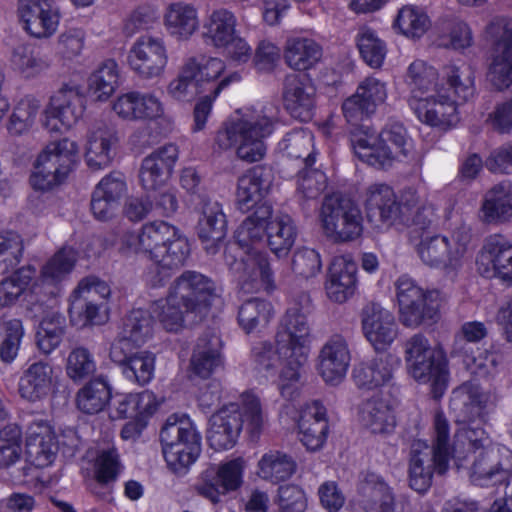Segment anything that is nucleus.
<instances>
[{
    "instance_id": "0eeeda50",
    "label": "nucleus",
    "mask_w": 512,
    "mask_h": 512,
    "mask_svg": "<svg viewBox=\"0 0 512 512\" xmlns=\"http://www.w3.org/2000/svg\"><path fill=\"white\" fill-rule=\"evenodd\" d=\"M251 433H259L264 424L259 399L252 394L242 395V408L231 403L212 415L209 421L207 440L214 450L232 448L242 429L243 423Z\"/></svg>"
},
{
    "instance_id": "13d9d810",
    "label": "nucleus",
    "mask_w": 512,
    "mask_h": 512,
    "mask_svg": "<svg viewBox=\"0 0 512 512\" xmlns=\"http://www.w3.org/2000/svg\"><path fill=\"white\" fill-rule=\"evenodd\" d=\"M77 257V251L74 248L62 247L42 266L41 281L49 284L61 282L73 271Z\"/></svg>"
},
{
    "instance_id": "69168bd1",
    "label": "nucleus",
    "mask_w": 512,
    "mask_h": 512,
    "mask_svg": "<svg viewBox=\"0 0 512 512\" xmlns=\"http://www.w3.org/2000/svg\"><path fill=\"white\" fill-rule=\"evenodd\" d=\"M65 333L64 319L58 314L46 316L40 323L36 343L43 354L52 353L62 342Z\"/></svg>"
},
{
    "instance_id": "e433bc0d",
    "label": "nucleus",
    "mask_w": 512,
    "mask_h": 512,
    "mask_svg": "<svg viewBox=\"0 0 512 512\" xmlns=\"http://www.w3.org/2000/svg\"><path fill=\"white\" fill-rule=\"evenodd\" d=\"M197 234L209 254H215L219 250L226 236V217L217 201L206 197L201 199Z\"/></svg>"
},
{
    "instance_id": "aec40b11",
    "label": "nucleus",
    "mask_w": 512,
    "mask_h": 512,
    "mask_svg": "<svg viewBox=\"0 0 512 512\" xmlns=\"http://www.w3.org/2000/svg\"><path fill=\"white\" fill-rule=\"evenodd\" d=\"M476 267L485 278L512 282V241L501 234L488 236L477 255Z\"/></svg>"
},
{
    "instance_id": "f257e3e1",
    "label": "nucleus",
    "mask_w": 512,
    "mask_h": 512,
    "mask_svg": "<svg viewBox=\"0 0 512 512\" xmlns=\"http://www.w3.org/2000/svg\"><path fill=\"white\" fill-rule=\"evenodd\" d=\"M311 343V326L306 312L295 304L280 319L274 336L275 346L263 341L252 348L254 369L265 377H273L280 363L278 390L283 398L293 400L299 396L303 386V372Z\"/></svg>"
},
{
    "instance_id": "de8ad7c7",
    "label": "nucleus",
    "mask_w": 512,
    "mask_h": 512,
    "mask_svg": "<svg viewBox=\"0 0 512 512\" xmlns=\"http://www.w3.org/2000/svg\"><path fill=\"white\" fill-rule=\"evenodd\" d=\"M362 506L366 512H394L395 496L391 487L376 474H368L362 485Z\"/></svg>"
},
{
    "instance_id": "49530a36",
    "label": "nucleus",
    "mask_w": 512,
    "mask_h": 512,
    "mask_svg": "<svg viewBox=\"0 0 512 512\" xmlns=\"http://www.w3.org/2000/svg\"><path fill=\"white\" fill-rule=\"evenodd\" d=\"M237 25V17L232 11L218 8L205 19L203 36L207 43L220 49L226 46L229 40H233V36L238 32Z\"/></svg>"
},
{
    "instance_id": "c03bdc74",
    "label": "nucleus",
    "mask_w": 512,
    "mask_h": 512,
    "mask_svg": "<svg viewBox=\"0 0 512 512\" xmlns=\"http://www.w3.org/2000/svg\"><path fill=\"white\" fill-rule=\"evenodd\" d=\"M36 269L25 265L0 281V308L13 306L22 296L37 293Z\"/></svg>"
},
{
    "instance_id": "393cba45",
    "label": "nucleus",
    "mask_w": 512,
    "mask_h": 512,
    "mask_svg": "<svg viewBox=\"0 0 512 512\" xmlns=\"http://www.w3.org/2000/svg\"><path fill=\"white\" fill-rule=\"evenodd\" d=\"M491 396L472 382H465L452 392L450 408L457 423L486 421Z\"/></svg>"
},
{
    "instance_id": "9d476101",
    "label": "nucleus",
    "mask_w": 512,
    "mask_h": 512,
    "mask_svg": "<svg viewBox=\"0 0 512 512\" xmlns=\"http://www.w3.org/2000/svg\"><path fill=\"white\" fill-rule=\"evenodd\" d=\"M405 361L409 374L419 383L431 386L434 398H440L448 386L445 357L431 347L427 338L416 334L405 344Z\"/></svg>"
},
{
    "instance_id": "79ce46f5",
    "label": "nucleus",
    "mask_w": 512,
    "mask_h": 512,
    "mask_svg": "<svg viewBox=\"0 0 512 512\" xmlns=\"http://www.w3.org/2000/svg\"><path fill=\"white\" fill-rule=\"evenodd\" d=\"M269 174L265 168L256 166L242 174L237 183L236 200L239 209L247 211L257 205L270 187Z\"/></svg>"
},
{
    "instance_id": "58836bf2",
    "label": "nucleus",
    "mask_w": 512,
    "mask_h": 512,
    "mask_svg": "<svg viewBox=\"0 0 512 512\" xmlns=\"http://www.w3.org/2000/svg\"><path fill=\"white\" fill-rule=\"evenodd\" d=\"M298 429L300 441L308 450L320 449L329 430L326 408L319 401L306 404L300 412Z\"/></svg>"
},
{
    "instance_id": "09e8293b",
    "label": "nucleus",
    "mask_w": 512,
    "mask_h": 512,
    "mask_svg": "<svg viewBox=\"0 0 512 512\" xmlns=\"http://www.w3.org/2000/svg\"><path fill=\"white\" fill-rule=\"evenodd\" d=\"M11 69L24 79H34L50 67L47 57L30 44H19L11 50Z\"/></svg>"
},
{
    "instance_id": "774afa93",
    "label": "nucleus",
    "mask_w": 512,
    "mask_h": 512,
    "mask_svg": "<svg viewBox=\"0 0 512 512\" xmlns=\"http://www.w3.org/2000/svg\"><path fill=\"white\" fill-rule=\"evenodd\" d=\"M136 345L145 344L153 334V316L150 311L133 309L124 319L121 330Z\"/></svg>"
},
{
    "instance_id": "0e129e2a",
    "label": "nucleus",
    "mask_w": 512,
    "mask_h": 512,
    "mask_svg": "<svg viewBox=\"0 0 512 512\" xmlns=\"http://www.w3.org/2000/svg\"><path fill=\"white\" fill-rule=\"evenodd\" d=\"M356 43L361 57L371 68H380L387 54L386 43L373 29L362 26L356 35Z\"/></svg>"
},
{
    "instance_id": "bf43d9fd",
    "label": "nucleus",
    "mask_w": 512,
    "mask_h": 512,
    "mask_svg": "<svg viewBox=\"0 0 512 512\" xmlns=\"http://www.w3.org/2000/svg\"><path fill=\"white\" fill-rule=\"evenodd\" d=\"M473 68L465 63L445 68L447 93L453 91L457 101L467 102L475 95V75Z\"/></svg>"
},
{
    "instance_id": "4c0bfd02",
    "label": "nucleus",
    "mask_w": 512,
    "mask_h": 512,
    "mask_svg": "<svg viewBox=\"0 0 512 512\" xmlns=\"http://www.w3.org/2000/svg\"><path fill=\"white\" fill-rule=\"evenodd\" d=\"M55 376L53 366L44 360L32 362L22 372L18 382L21 398L37 402L46 398L54 389Z\"/></svg>"
},
{
    "instance_id": "c9c22d12",
    "label": "nucleus",
    "mask_w": 512,
    "mask_h": 512,
    "mask_svg": "<svg viewBox=\"0 0 512 512\" xmlns=\"http://www.w3.org/2000/svg\"><path fill=\"white\" fill-rule=\"evenodd\" d=\"M57 445L51 426L44 420H34L26 431V457L32 465L44 468L56 457Z\"/></svg>"
},
{
    "instance_id": "a18cd8bd",
    "label": "nucleus",
    "mask_w": 512,
    "mask_h": 512,
    "mask_svg": "<svg viewBox=\"0 0 512 512\" xmlns=\"http://www.w3.org/2000/svg\"><path fill=\"white\" fill-rule=\"evenodd\" d=\"M286 65L295 71L313 68L322 58V48L311 38L289 37L283 49Z\"/></svg>"
},
{
    "instance_id": "9b49d317",
    "label": "nucleus",
    "mask_w": 512,
    "mask_h": 512,
    "mask_svg": "<svg viewBox=\"0 0 512 512\" xmlns=\"http://www.w3.org/2000/svg\"><path fill=\"white\" fill-rule=\"evenodd\" d=\"M471 239L470 229L460 224L447 235H422L416 244V252L427 266L456 269L468 254Z\"/></svg>"
},
{
    "instance_id": "2eb2a0df",
    "label": "nucleus",
    "mask_w": 512,
    "mask_h": 512,
    "mask_svg": "<svg viewBox=\"0 0 512 512\" xmlns=\"http://www.w3.org/2000/svg\"><path fill=\"white\" fill-rule=\"evenodd\" d=\"M486 34L494 42L488 79L496 89H507L512 85V20L494 18Z\"/></svg>"
},
{
    "instance_id": "4be33fe9",
    "label": "nucleus",
    "mask_w": 512,
    "mask_h": 512,
    "mask_svg": "<svg viewBox=\"0 0 512 512\" xmlns=\"http://www.w3.org/2000/svg\"><path fill=\"white\" fill-rule=\"evenodd\" d=\"M388 96L387 83L370 76L361 81L356 92L343 105V115L349 123L357 124L364 117L373 114L383 105Z\"/></svg>"
},
{
    "instance_id": "72a5a7b5",
    "label": "nucleus",
    "mask_w": 512,
    "mask_h": 512,
    "mask_svg": "<svg viewBox=\"0 0 512 512\" xmlns=\"http://www.w3.org/2000/svg\"><path fill=\"white\" fill-rule=\"evenodd\" d=\"M357 264L350 256L342 255L333 259L325 284L328 298L336 303H344L357 289Z\"/></svg>"
},
{
    "instance_id": "4d7b16f0",
    "label": "nucleus",
    "mask_w": 512,
    "mask_h": 512,
    "mask_svg": "<svg viewBox=\"0 0 512 512\" xmlns=\"http://www.w3.org/2000/svg\"><path fill=\"white\" fill-rule=\"evenodd\" d=\"M279 147L287 157L302 160L306 167H311L315 162L314 136L309 130L299 129L288 133Z\"/></svg>"
},
{
    "instance_id": "6e6552de",
    "label": "nucleus",
    "mask_w": 512,
    "mask_h": 512,
    "mask_svg": "<svg viewBox=\"0 0 512 512\" xmlns=\"http://www.w3.org/2000/svg\"><path fill=\"white\" fill-rule=\"evenodd\" d=\"M353 149L357 157L368 165L387 168L408 157L412 141L402 124L390 123L377 136L365 133L356 137Z\"/></svg>"
},
{
    "instance_id": "423d86ee",
    "label": "nucleus",
    "mask_w": 512,
    "mask_h": 512,
    "mask_svg": "<svg viewBox=\"0 0 512 512\" xmlns=\"http://www.w3.org/2000/svg\"><path fill=\"white\" fill-rule=\"evenodd\" d=\"M225 69V62L218 57L190 56L184 61L178 76L168 84L167 93L174 100L183 102L205 93L220 94L230 84L241 80L238 72L220 79Z\"/></svg>"
},
{
    "instance_id": "ddd939ff",
    "label": "nucleus",
    "mask_w": 512,
    "mask_h": 512,
    "mask_svg": "<svg viewBox=\"0 0 512 512\" xmlns=\"http://www.w3.org/2000/svg\"><path fill=\"white\" fill-rule=\"evenodd\" d=\"M320 221L324 234L334 242L356 240L363 232V215L356 202L331 195L325 197Z\"/></svg>"
},
{
    "instance_id": "338daca9",
    "label": "nucleus",
    "mask_w": 512,
    "mask_h": 512,
    "mask_svg": "<svg viewBox=\"0 0 512 512\" xmlns=\"http://www.w3.org/2000/svg\"><path fill=\"white\" fill-rule=\"evenodd\" d=\"M427 14L419 7L407 5L402 7L395 20V26L409 38L422 37L430 27Z\"/></svg>"
},
{
    "instance_id": "052dcab7",
    "label": "nucleus",
    "mask_w": 512,
    "mask_h": 512,
    "mask_svg": "<svg viewBox=\"0 0 512 512\" xmlns=\"http://www.w3.org/2000/svg\"><path fill=\"white\" fill-rule=\"evenodd\" d=\"M108 310L107 303L70 299V321L77 328L106 323L109 318Z\"/></svg>"
},
{
    "instance_id": "cd10ccee",
    "label": "nucleus",
    "mask_w": 512,
    "mask_h": 512,
    "mask_svg": "<svg viewBox=\"0 0 512 512\" xmlns=\"http://www.w3.org/2000/svg\"><path fill=\"white\" fill-rule=\"evenodd\" d=\"M351 362L347 340L339 334L331 336L321 347L317 370L322 379L331 385H338L345 378Z\"/></svg>"
},
{
    "instance_id": "5fc2aeb1",
    "label": "nucleus",
    "mask_w": 512,
    "mask_h": 512,
    "mask_svg": "<svg viewBox=\"0 0 512 512\" xmlns=\"http://www.w3.org/2000/svg\"><path fill=\"white\" fill-rule=\"evenodd\" d=\"M274 314L275 311L271 302L260 298H252L239 307L238 323L249 334L266 328Z\"/></svg>"
},
{
    "instance_id": "f8f14e48",
    "label": "nucleus",
    "mask_w": 512,
    "mask_h": 512,
    "mask_svg": "<svg viewBox=\"0 0 512 512\" xmlns=\"http://www.w3.org/2000/svg\"><path fill=\"white\" fill-rule=\"evenodd\" d=\"M78 150L77 142L67 137L49 142L36 159L31 186L48 191L62 183L76 161Z\"/></svg>"
},
{
    "instance_id": "7ed1b4c3",
    "label": "nucleus",
    "mask_w": 512,
    "mask_h": 512,
    "mask_svg": "<svg viewBox=\"0 0 512 512\" xmlns=\"http://www.w3.org/2000/svg\"><path fill=\"white\" fill-rule=\"evenodd\" d=\"M278 124V108L271 103H256L235 111L218 130L215 143L222 150L234 149L242 161H261L267 152L266 140Z\"/></svg>"
},
{
    "instance_id": "f03ea898",
    "label": "nucleus",
    "mask_w": 512,
    "mask_h": 512,
    "mask_svg": "<svg viewBox=\"0 0 512 512\" xmlns=\"http://www.w3.org/2000/svg\"><path fill=\"white\" fill-rule=\"evenodd\" d=\"M486 421L457 423L455 446L450 444L449 422L441 412L434 416V437L430 447L425 441L416 440L411 446L409 461V485L419 492H425L432 483L433 473L444 474L449 462L458 449H485L488 436L484 429Z\"/></svg>"
},
{
    "instance_id": "412c9836",
    "label": "nucleus",
    "mask_w": 512,
    "mask_h": 512,
    "mask_svg": "<svg viewBox=\"0 0 512 512\" xmlns=\"http://www.w3.org/2000/svg\"><path fill=\"white\" fill-rule=\"evenodd\" d=\"M243 461L234 459L206 469L200 481L195 485V491L213 504L221 500V496L235 491L242 484Z\"/></svg>"
},
{
    "instance_id": "39448f33",
    "label": "nucleus",
    "mask_w": 512,
    "mask_h": 512,
    "mask_svg": "<svg viewBox=\"0 0 512 512\" xmlns=\"http://www.w3.org/2000/svg\"><path fill=\"white\" fill-rule=\"evenodd\" d=\"M272 216V207L262 204L243 220L236 230L237 244L244 251L239 261H226L231 270L238 276L239 285L245 292L259 290L270 291L274 289V276L270 268L268 255L252 246L267 236L269 220Z\"/></svg>"
},
{
    "instance_id": "f3484780",
    "label": "nucleus",
    "mask_w": 512,
    "mask_h": 512,
    "mask_svg": "<svg viewBox=\"0 0 512 512\" xmlns=\"http://www.w3.org/2000/svg\"><path fill=\"white\" fill-rule=\"evenodd\" d=\"M408 104L417 119L430 127L447 131L460 122L459 103L447 93L445 86L425 97H409Z\"/></svg>"
},
{
    "instance_id": "2f4dec72",
    "label": "nucleus",
    "mask_w": 512,
    "mask_h": 512,
    "mask_svg": "<svg viewBox=\"0 0 512 512\" xmlns=\"http://www.w3.org/2000/svg\"><path fill=\"white\" fill-rule=\"evenodd\" d=\"M186 304H191L195 313L207 309L218 297L215 283L205 275L195 271H185L171 286Z\"/></svg>"
},
{
    "instance_id": "a211bd4d",
    "label": "nucleus",
    "mask_w": 512,
    "mask_h": 512,
    "mask_svg": "<svg viewBox=\"0 0 512 512\" xmlns=\"http://www.w3.org/2000/svg\"><path fill=\"white\" fill-rule=\"evenodd\" d=\"M127 63L142 79L160 77L168 64V50L164 39L153 35L140 36L129 49Z\"/></svg>"
},
{
    "instance_id": "e2e57ef3",
    "label": "nucleus",
    "mask_w": 512,
    "mask_h": 512,
    "mask_svg": "<svg viewBox=\"0 0 512 512\" xmlns=\"http://www.w3.org/2000/svg\"><path fill=\"white\" fill-rule=\"evenodd\" d=\"M110 398L111 391L108 384L102 379H95L79 390L76 403L82 412L96 414L106 407Z\"/></svg>"
},
{
    "instance_id": "dca6fc26",
    "label": "nucleus",
    "mask_w": 512,
    "mask_h": 512,
    "mask_svg": "<svg viewBox=\"0 0 512 512\" xmlns=\"http://www.w3.org/2000/svg\"><path fill=\"white\" fill-rule=\"evenodd\" d=\"M84 97L76 87H62L51 98L42 113V127L49 134L68 132L83 116Z\"/></svg>"
},
{
    "instance_id": "8fccbe9b",
    "label": "nucleus",
    "mask_w": 512,
    "mask_h": 512,
    "mask_svg": "<svg viewBox=\"0 0 512 512\" xmlns=\"http://www.w3.org/2000/svg\"><path fill=\"white\" fill-rule=\"evenodd\" d=\"M297 236L296 226L287 214L271 216L267 228V243L277 257L287 256Z\"/></svg>"
},
{
    "instance_id": "7c9ffc66",
    "label": "nucleus",
    "mask_w": 512,
    "mask_h": 512,
    "mask_svg": "<svg viewBox=\"0 0 512 512\" xmlns=\"http://www.w3.org/2000/svg\"><path fill=\"white\" fill-rule=\"evenodd\" d=\"M283 101L292 117L307 121L316 105V87L307 75L288 74L283 84Z\"/></svg>"
},
{
    "instance_id": "a19ab883",
    "label": "nucleus",
    "mask_w": 512,
    "mask_h": 512,
    "mask_svg": "<svg viewBox=\"0 0 512 512\" xmlns=\"http://www.w3.org/2000/svg\"><path fill=\"white\" fill-rule=\"evenodd\" d=\"M480 218L487 224H503L512 219V185L500 183L488 190L484 196Z\"/></svg>"
},
{
    "instance_id": "a878e982",
    "label": "nucleus",
    "mask_w": 512,
    "mask_h": 512,
    "mask_svg": "<svg viewBox=\"0 0 512 512\" xmlns=\"http://www.w3.org/2000/svg\"><path fill=\"white\" fill-rule=\"evenodd\" d=\"M362 329L366 339L376 351L389 348L398 335L394 315L377 303H370L364 307Z\"/></svg>"
},
{
    "instance_id": "1a4fd4ad",
    "label": "nucleus",
    "mask_w": 512,
    "mask_h": 512,
    "mask_svg": "<svg viewBox=\"0 0 512 512\" xmlns=\"http://www.w3.org/2000/svg\"><path fill=\"white\" fill-rule=\"evenodd\" d=\"M160 439L164 459L174 473H185L200 455L201 435L188 417H168Z\"/></svg>"
},
{
    "instance_id": "4468645a",
    "label": "nucleus",
    "mask_w": 512,
    "mask_h": 512,
    "mask_svg": "<svg viewBox=\"0 0 512 512\" xmlns=\"http://www.w3.org/2000/svg\"><path fill=\"white\" fill-rule=\"evenodd\" d=\"M400 321L406 327H418L435 321L441 305L437 290H424L410 277L403 275L395 283Z\"/></svg>"
},
{
    "instance_id": "864d4df0",
    "label": "nucleus",
    "mask_w": 512,
    "mask_h": 512,
    "mask_svg": "<svg viewBox=\"0 0 512 512\" xmlns=\"http://www.w3.org/2000/svg\"><path fill=\"white\" fill-rule=\"evenodd\" d=\"M296 469L297 463L294 458L279 450L266 452L258 462V475L272 483L288 480Z\"/></svg>"
},
{
    "instance_id": "b1692460",
    "label": "nucleus",
    "mask_w": 512,
    "mask_h": 512,
    "mask_svg": "<svg viewBox=\"0 0 512 512\" xmlns=\"http://www.w3.org/2000/svg\"><path fill=\"white\" fill-rule=\"evenodd\" d=\"M174 144L164 145L146 156L139 170V181L146 192L160 191L169 180L178 159Z\"/></svg>"
},
{
    "instance_id": "6ab92c4d",
    "label": "nucleus",
    "mask_w": 512,
    "mask_h": 512,
    "mask_svg": "<svg viewBox=\"0 0 512 512\" xmlns=\"http://www.w3.org/2000/svg\"><path fill=\"white\" fill-rule=\"evenodd\" d=\"M510 472L512 450L503 445H492L476 455L470 479L475 485L489 487L506 481Z\"/></svg>"
},
{
    "instance_id": "6e6d98bb",
    "label": "nucleus",
    "mask_w": 512,
    "mask_h": 512,
    "mask_svg": "<svg viewBox=\"0 0 512 512\" xmlns=\"http://www.w3.org/2000/svg\"><path fill=\"white\" fill-rule=\"evenodd\" d=\"M218 344L217 336L199 339L190 361L192 371L199 377L207 378L221 366Z\"/></svg>"
},
{
    "instance_id": "f704fd0d",
    "label": "nucleus",
    "mask_w": 512,
    "mask_h": 512,
    "mask_svg": "<svg viewBox=\"0 0 512 512\" xmlns=\"http://www.w3.org/2000/svg\"><path fill=\"white\" fill-rule=\"evenodd\" d=\"M364 205L369 217H378L387 225L404 219V212L391 186L386 183H372L364 193Z\"/></svg>"
},
{
    "instance_id": "3c124183",
    "label": "nucleus",
    "mask_w": 512,
    "mask_h": 512,
    "mask_svg": "<svg viewBox=\"0 0 512 512\" xmlns=\"http://www.w3.org/2000/svg\"><path fill=\"white\" fill-rule=\"evenodd\" d=\"M39 100L25 96L18 100L12 107L6 123V129L10 136L19 137L30 133L36 126L40 113Z\"/></svg>"
},
{
    "instance_id": "c756f323",
    "label": "nucleus",
    "mask_w": 512,
    "mask_h": 512,
    "mask_svg": "<svg viewBox=\"0 0 512 512\" xmlns=\"http://www.w3.org/2000/svg\"><path fill=\"white\" fill-rule=\"evenodd\" d=\"M399 365L400 359L397 356L390 353L378 354L358 363L352 371V378L360 389L385 387L392 383Z\"/></svg>"
},
{
    "instance_id": "603ef678",
    "label": "nucleus",
    "mask_w": 512,
    "mask_h": 512,
    "mask_svg": "<svg viewBox=\"0 0 512 512\" xmlns=\"http://www.w3.org/2000/svg\"><path fill=\"white\" fill-rule=\"evenodd\" d=\"M120 84V69L117 62L107 59L90 74L88 91L99 101H106L117 90Z\"/></svg>"
},
{
    "instance_id": "5701e85b",
    "label": "nucleus",
    "mask_w": 512,
    "mask_h": 512,
    "mask_svg": "<svg viewBox=\"0 0 512 512\" xmlns=\"http://www.w3.org/2000/svg\"><path fill=\"white\" fill-rule=\"evenodd\" d=\"M18 13L25 31L35 38H48L58 29L60 13L52 0H19Z\"/></svg>"
},
{
    "instance_id": "c85d7f7f",
    "label": "nucleus",
    "mask_w": 512,
    "mask_h": 512,
    "mask_svg": "<svg viewBox=\"0 0 512 512\" xmlns=\"http://www.w3.org/2000/svg\"><path fill=\"white\" fill-rule=\"evenodd\" d=\"M113 111L124 120H166L165 105L154 93L136 91L119 95L113 102Z\"/></svg>"
},
{
    "instance_id": "37998d69",
    "label": "nucleus",
    "mask_w": 512,
    "mask_h": 512,
    "mask_svg": "<svg viewBox=\"0 0 512 512\" xmlns=\"http://www.w3.org/2000/svg\"><path fill=\"white\" fill-rule=\"evenodd\" d=\"M191 307V304L182 301L181 297L170 287L168 296L154 301L150 305L149 311L165 330L177 332L183 328L186 317L190 313H195Z\"/></svg>"
},
{
    "instance_id": "ea45409f",
    "label": "nucleus",
    "mask_w": 512,
    "mask_h": 512,
    "mask_svg": "<svg viewBox=\"0 0 512 512\" xmlns=\"http://www.w3.org/2000/svg\"><path fill=\"white\" fill-rule=\"evenodd\" d=\"M163 25L171 37L188 40L198 30V11L195 6L186 2L170 3L163 13Z\"/></svg>"
},
{
    "instance_id": "bb28decb",
    "label": "nucleus",
    "mask_w": 512,
    "mask_h": 512,
    "mask_svg": "<svg viewBox=\"0 0 512 512\" xmlns=\"http://www.w3.org/2000/svg\"><path fill=\"white\" fill-rule=\"evenodd\" d=\"M358 420L372 434H391L397 424L395 401L382 393L374 394L359 405Z\"/></svg>"
},
{
    "instance_id": "680f3d73",
    "label": "nucleus",
    "mask_w": 512,
    "mask_h": 512,
    "mask_svg": "<svg viewBox=\"0 0 512 512\" xmlns=\"http://www.w3.org/2000/svg\"><path fill=\"white\" fill-rule=\"evenodd\" d=\"M438 79L437 70L422 60L412 62L407 70L406 83L410 89V97H425L424 94L434 92Z\"/></svg>"
},
{
    "instance_id": "473e14b6",
    "label": "nucleus",
    "mask_w": 512,
    "mask_h": 512,
    "mask_svg": "<svg viewBox=\"0 0 512 512\" xmlns=\"http://www.w3.org/2000/svg\"><path fill=\"white\" fill-rule=\"evenodd\" d=\"M118 141L117 132L106 124L98 123L91 126L84 144V157L88 167L94 171L108 167Z\"/></svg>"
},
{
    "instance_id": "20e7f679",
    "label": "nucleus",
    "mask_w": 512,
    "mask_h": 512,
    "mask_svg": "<svg viewBox=\"0 0 512 512\" xmlns=\"http://www.w3.org/2000/svg\"><path fill=\"white\" fill-rule=\"evenodd\" d=\"M118 251L126 257L143 255L163 272L184 266L190 246L177 227L155 220L145 223L138 232H125L120 238Z\"/></svg>"
}]
</instances>
